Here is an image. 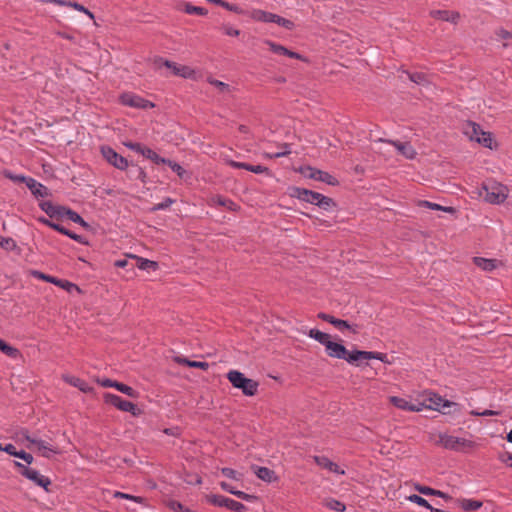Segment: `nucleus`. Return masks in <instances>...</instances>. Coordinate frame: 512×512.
Here are the masks:
<instances>
[{
    "mask_svg": "<svg viewBox=\"0 0 512 512\" xmlns=\"http://www.w3.org/2000/svg\"><path fill=\"white\" fill-rule=\"evenodd\" d=\"M62 378L66 383L78 388L83 393H90L93 390V388L86 381L80 379L79 377L70 374H64Z\"/></svg>",
    "mask_w": 512,
    "mask_h": 512,
    "instance_id": "obj_19",
    "label": "nucleus"
},
{
    "mask_svg": "<svg viewBox=\"0 0 512 512\" xmlns=\"http://www.w3.org/2000/svg\"><path fill=\"white\" fill-rule=\"evenodd\" d=\"M318 318L332 324L341 332H343L346 329H352V326L346 320L335 318L334 316L327 313H319Z\"/></svg>",
    "mask_w": 512,
    "mask_h": 512,
    "instance_id": "obj_20",
    "label": "nucleus"
},
{
    "mask_svg": "<svg viewBox=\"0 0 512 512\" xmlns=\"http://www.w3.org/2000/svg\"><path fill=\"white\" fill-rule=\"evenodd\" d=\"M253 469L256 476L267 483L277 480L275 472L267 467L256 466Z\"/></svg>",
    "mask_w": 512,
    "mask_h": 512,
    "instance_id": "obj_25",
    "label": "nucleus"
},
{
    "mask_svg": "<svg viewBox=\"0 0 512 512\" xmlns=\"http://www.w3.org/2000/svg\"><path fill=\"white\" fill-rule=\"evenodd\" d=\"M99 384L102 386V387H111V388H115L116 389V386L118 385L119 382L117 381H114V380H111L109 378H105V379H102V380H98Z\"/></svg>",
    "mask_w": 512,
    "mask_h": 512,
    "instance_id": "obj_62",
    "label": "nucleus"
},
{
    "mask_svg": "<svg viewBox=\"0 0 512 512\" xmlns=\"http://www.w3.org/2000/svg\"><path fill=\"white\" fill-rule=\"evenodd\" d=\"M114 497L115 498H122V499L130 500V501H133V502L138 503V504H142L144 502V498H142L140 496H134V495L123 493V492H119V491H116L114 493Z\"/></svg>",
    "mask_w": 512,
    "mask_h": 512,
    "instance_id": "obj_46",
    "label": "nucleus"
},
{
    "mask_svg": "<svg viewBox=\"0 0 512 512\" xmlns=\"http://www.w3.org/2000/svg\"><path fill=\"white\" fill-rule=\"evenodd\" d=\"M183 11L189 15H201L205 16L207 15L208 11L204 7L195 6L189 2L184 3L183 5Z\"/></svg>",
    "mask_w": 512,
    "mask_h": 512,
    "instance_id": "obj_33",
    "label": "nucleus"
},
{
    "mask_svg": "<svg viewBox=\"0 0 512 512\" xmlns=\"http://www.w3.org/2000/svg\"><path fill=\"white\" fill-rule=\"evenodd\" d=\"M16 457L24 460L27 464H31L34 460L33 456L24 450H20Z\"/></svg>",
    "mask_w": 512,
    "mask_h": 512,
    "instance_id": "obj_60",
    "label": "nucleus"
},
{
    "mask_svg": "<svg viewBox=\"0 0 512 512\" xmlns=\"http://www.w3.org/2000/svg\"><path fill=\"white\" fill-rule=\"evenodd\" d=\"M221 29H222L223 33L227 36L237 37L240 34V30H238L228 24H224Z\"/></svg>",
    "mask_w": 512,
    "mask_h": 512,
    "instance_id": "obj_55",
    "label": "nucleus"
},
{
    "mask_svg": "<svg viewBox=\"0 0 512 512\" xmlns=\"http://www.w3.org/2000/svg\"><path fill=\"white\" fill-rule=\"evenodd\" d=\"M407 499L412 503H415L419 506L425 507L426 509L431 508V505L429 504V502L426 499H424L423 497H421L420 495L412 494V495L408 496Z\"/></svg>",
    "mask_w": 512,
    "mask_h": 512,
    "instance_id": "obj_49",
    "label": "nucleus"
},
{
    "mask_svg": "<svg viewBox=\"0 0 512 512\" xmlns=\"http://www.w3.org/2000/svg\"><path fill=\"white\" fill-rule=\"evenodd\" d=\"M104 400L106 403L116 407L120 411L128 412L133 416H138L140 413L139 408L134 403L123 399L119 395L106 393L104 395Z\"/></svg>",
    "mask_w": 512,
    "mask_h": 512,
    "instance_id": "obj_8",
    "label": "nucleus"
},
{
    "mask_svg": "<svg viewBox=\"0 0 512 512\" xmlns=\"http://www.w3.org/2000/svg\"><path fill=\"white\" fill-rule=\"evenodd\" d=\"M300 171L305 178L321 181L331 186L338 184V180L326 171H322L311 166L302 167Z\"/></svg>",
    "mask_w": 512,
    "mask_h": 512,
    "instance_id": "obj_9",
    "label": "nucleus"
},
{
    "mask_svg": "<svg viewBox=\"0 0 512 512\" xmlns=\"http://www.w3.org/2000/svg\"><path fill=\"white\" fill-rule=\"evenodd\" d=\"M297 197L304 202L314 204L324 210H329L334 205V201L331 198L304 188L297 189Z\"/></svg>",
    "mask_w": 512,
    "mask_h": 512,
    "instance_id": "obj_4",
    "label": "nucleus"
},
{
    "mask_svg": "<svg viewBox=\"0 0 512 512\" xmlns=\"http://www.w3.org/2000/svg\"><path fill=\"white\" fill-rule=\"evenodd\" d=\"M324 506L330 510L336 511V512H344L346 509V506L343 502L334 499V498H328L324 501Z\"/></svg>",
    "mask_w": 512,
    "mask_h": 512,
    "instance_id": "obj_35",
    "label": "nucleus"
},
{
    "mask_svg": "<svg viewBox=\"0 0 512 512\" xmlns=\"http://www.w3.org/2000/svg\"><path fill=\"white\" fill-rule=\"evenodd\" d=\"M39 207L49 217L63 216V210H65V207L56 206L51 201H42L39 203Z\"/></svg>",
    "mask_w": 512,
    "mask_h": 512,
    "instance_id": "obj_23",
    "label": "nucleus"
},
{
    "mask_svg": "<svg viewBox=\"0 0 512 512\" xmlns=\"http://www.w3.org/2000/svg\"><path fill=\"white\" fill-rule=\"evenodd\" d=\"M21 434L29 443L37 446L38 450L40 451V453L43 457L49 458L53 454H57L59 452L57 447H54L53 445L49 444L48 442L38 439L36 437L30 436L27 430H22Z\"/></svg>",
    "mask_w": 512,
    "mask_h": 512,
    "instance_id": "obj_13",
    "label": "nucleus"
},
{
    "mask_svg": "<svg viewBox=\"0 0 512 512\" xmlns=\"http://www.w3.org/2000/svg\"><path fill=\"white\" fill-rule=\"evenodd\" d=\"M168 507L175 512H182L183 509L185 508L184 505H182L180 502L176 500H170L168 502Z\"/></svg>",
    "mask_w": 512,
    "mask_h": 512,
    "instance_id": "obj_59",
    "label": "nucleus"
},
{
    "mask_svg": "<svg viewBox=\"0 0 512 512\" xmlns=\"http://www.w3.org/2000/svg\"><path fill=\"white\" fill-rule=\"evenodd\" d=\"M290 153H291L290 146L285 143L280 147L279 151L274 152V153H266L265 155H266V157H268L270 159H276V158L287 156Z\"/></svg>",
    "mask_w": 512,
    "mask_h": 512,
    "instance_id": "obj_40",
    "label": "nucleus"
},
{
    "mask_svg": "<svg viewBox=\"0 0 512 512\" xmlns=\"http://www.w3.org/2000/svg\"><path fill=\"white\" fill-rule=\"evenodd\" d=\"M221 473L223 476L227 477V478H230V479H233V480H236V481H239L241 480L242 478V474L237 472L236 470L232 469V468H229V467H224L221 469Z\"/></svg>",
    "mask_w": 512,
    "mask_h": 512,
    "instance_id": "obj_47",
    "label": "nucleus"
},
{
    "mask_svg": "<svg viewBox=\"0 0 512 512\" xmlns=\"http://www.w3.org/2000/svg\"><path fill=\"white\" fill-rule=\"evenodd\" d=\"M457 503L464 511L467 512L478 510L483 505L481 501L466 498L458 499Z\"/></svg>",
    "mask_w": 512,
    "mask_h": 512,
    "instance_id": "obj_28",
    "label": "nucleus"
},
{
    "mask_svg": "<svg viewBox=\"0 0 512 512\" xmlns=\"http://www.w3.org/2000/svg\"><path fill=\"white\" fill-rule=\"evenodd\" d=\"M482 190L484 200L491 204L503 203L507 198V188L498 182H488L483 185Z\"/></svg>",
    "mask_w": 512,
    "mask_h": 512,
    "instance_id": "obj_3",
    "label": "nucleus"
},
{
    "mask_svg": "<svg viewBox=\"0 0 512 512\" xmlns=\"http://www.w3.org/2000/svg\"><path fill=\"white\" fill-rule=\"evenodd\" d=\"M464 134L472 141L482 144L484 147L491 148V134L482 130L481 126L475 122L468 121L463 126Z\"/></svg>",
    "mask_w": 512,
    "mask_h": 512,
    "instance_id": "obj_5",
    "label": "nucleus"
},
{
    "mask_svg": "<svg viewBox=\"0 0 512 512\" xmlns=\"http://www.w3.org/2000/svg\"><path fill=\"white\" fill-rule=\"evenodd\" d=\"M232 495H235L236 497L242 499V500H245V501H250L252 498H254L253 495H250L244 491H240V490H236L235 491H232Z\"/></svg>",
    "mask_w": 512,
    "mask_h": 512,
    "instance_id": "obj_61",
    "label": "nucleus"
},
{
    "mask_svg": "<svg viewBox=\"0 0 512 512\" xmlns=\"http://www.w3.org/2000/svg\"><path fill=\"white\" fill-rule=\"evenodd\" d=\"M154 64L157 67L165 66L166 68L170 69L175 76H179L184 79H196V71L189 66L178 65L175 62L164 59L162 57H157L154 60Z\"/></svg>",
    "mask_w": 512,
    "mask_h": 512,
    "instance_id": "obj_6",
    "label": "nucleus"
},
{
    "mask_svg": "<svg viewBox=\"0 0 512 512\" xmlns=\"http://www.w3.org/2000/svg\"><path fill=\"white\" fill-rule=\"evenodd\" d=\"M67 7H71L79 12L86 14L90 19H94V14L90 10H88L86 7H84L83 5H81L80 3L76 2V1L69 0L67 2Z\"/></svg>",
    "mask_w": 512,
    "mask_h": 512,
    "instance_id": "obj_42",
    "label": "nucleus"
},
{
    "mask_svg": "<svg viewBox=\"0 0 512 512\" xmlns=\"http://www.w3.org/2000/svg\"><path fill=\"white\" fill-rule=\"evenodd\" d=\"M16 242L10 237L0 236V247L6 250H14L16 248Z\"/></svg>",
    "mask_w": 512,
    "mask_h": 512,
    "instance_id": "obj_51",
    "label": "nucleus"
},
{
    "mask_svg": "<svg viewBox=\"0 0 512 512\" xmlns=\"http://www.w3.org/2000/svg\"><path fill=\"white\" fill-rule=\"evenodd\" d=\"M424 405V408H429L432 410H436L446 414V408L456 407L457 404L455 402L444 399L440 395L436 393H429L428 397L425 399V402H421Z\"/></svg>",
    "mask_w": 512,
    "mask_h": 512,
    "instance_id": "obj_11",
    "label": "nucleus"
},
{
    "mask_svg": "<svg viewBox=\"0 0 512 512\" xmlns=\"http://www.w3.org/2000/svg\"><path fill=\"white\" fill-rule=\"evenodd\" d=\"M415 489L420 494H423V495H426V496H436V497L444 499L445 501L452 500V497L450 495H448L447 493H445V492H443L441 490L433 489V488L428 487V486L417 485L415 487Z\"/></svg>",
    "mask_w": 512,
    "mask_h": 512,
    "instance_id": "obj_24",
    "label": "nucleus"
},
{
    "mask_svg": "<svg viewBox=\"0 0 512 512\" xmlns=\"http://www.w3.org/2000/svg\"><path fill=\"white\" fill-rule=\"evenodd\" d=\"M430 15L435 19L451 23H456L459 19V13L449 10H432Z\"/></svg>",
    "mask_w": 512,
    "mask_h": 512,
    "instance_id": "obj_22",
    "label": "nucleus"
},
{
    "mask_svg": "<svg viewBox=\"0 0 512 512\" xmlns=\"http://www.w3.org/2000/svg\"><path fill=\"white\" fill-rule=\"evenodd\" d=\"M409 78L416 84H422L426 81V76L423 73L418 72L409 74Z\"/></svg>",
    "mask_w": 512,
    "mask_h": 512,
    "instance_id": "obj_56",
    "label": "nucleus"
},
{
    "mask_svg": "<svg viewBox=\"0 0 512 512\" xmlns=\"http://www.w3.org/2000/svg\"><path fill=\"white\" fill-rule=\"evenodd\" d=\"M379 142H387L391 145H393L396 150L403 156H405L407 159H413L416 156V151L409 143H402L398 141H392V140H383L380 138L378 140Z\"/></svg>",
    "mask_w": 512,
    "mask_h": 512,
    "instance_id": "obj_18",
    "label": "nucleus"
},
{
    "mask_svg": "<svg viewBox=\"0 0 512 512\" xmlns=\"http://www.w3.org/2000/svg\"><path fill=\"white\" fill-rule=\"evenodd\" d=\"M119 99L121 104L132 108L148 109L154 107V104L151 101L132 92H125L121 94Z\"/></svg>",
    "mask_w": 512,
    "mask_h": 512,
    "instance_id": "obj_12",
    "label": "nucleus"
},
{
    "mask_svg": "<svg viewBox=\"0 0 512 512\" xmlns=\"http://www.w3.org/2000/svg\"><path fill=\"white\" fill-rule=\"evenodd\" d=\"M4 176L15 183H25V185H27V180L31 178L21 174H14L10 171H5Z\"/></svg>",
    "mask_w": 512,
    "mask_h": 512,
    "instance_id": "obj_44",
    "label": "nucleus"
},
{
    "mask_svg": "<svg viewBox=\"0 0 512 512\" xmlns=\"http://www.w3.org/2000/svg\"><path fill=\"white\" fill-rule=\"evenodd\" d=\"M247 171L253 172L255 174H263L265 172H268V168L262 165L249 164L247 167Z\"/></svg>",
    "mask_w": 512,
    "mask_h": 512,
    "instance_id": "obj_58",
    "label": "nucleus"
},
{
    "mask_svg": "<svg viewBox=\"0 0 512 512\" xmlns=\"http://www.w3.org/2000/svg\"><path fill=\"white\" fill-rule=\"evenodd\" d=\"M206 500L214 506L225 507L227 505L228 497L218 494H210L206 496Z\"/></svg>",
    "mask_w": 512,
    "mask_h": 512,
    "instance_id": "obj_36",
    "label": "nucleus"
},
{
    "mask_svg": "<svg viewBox=\"0 0 512 512\" xmlns=\"http://www.w3.org/2000/svg\"><path fill=\"white\" fill-rule=\"evenodd\" d=\"M390 402L398 409L404 411L420 412L424 409V405L421 402L413 403L406 398L391 396Z\"/></svg>",
    "mask_w": 512,
    "mask_h": 512,
    "instance_id": "obj_15",
    "label": "nucleus"
},
{
    "mask_svg": "<svg viewBox=\"0 0 512 512\" xmlns=\"http://www.w3.org/2000/svg\"><path fill=\"white\" fill-rule=\"evenodd\" d=\"M116 390L132 398H136L138 395L137 391H135L132 387L121 382H119L116 386Z\"/></svg>",
    "mask_w": 512,
    "mask_h": 512,
    "instance_id": "obj_45",
    "label": "nucleus"
},
{
    "mask_svg": "<svg viewBox=\"0 0 512 512\" xmlns=\"http://www.w3.org/2000/svg\"><path fill=\"white\" fill-rule=\"evenodd\" d=\"M0 351L12 359L19 357L20 352L17 348L7 344L0 338Z\"/></svg>",
    "mask_w": 512,
    "mask_h": 512,
    "instance_id": "obj_30",
    "label": "nucleus"
},
{
    "mask_svg": "<svg viewBox=\"0 0 512 512\" xmlns=\"http://www.w3.org/2000/svg\"><path fill=\"white\" fill-rule=\"evenodd\" d=\"M225 508L233 511V512H245L246 506L241 502L235 501L231 498H228L227 505Z\"/></svg>",
    "mask_w": 512,
    "mask_h": 512,
    "instance_id": "obj_41",
    "label": "nucleus"
},
{
    "mask_svg": "<svg viewBox=\"0 0 512 512\" xmlns=\"http://www.w3.org/2000/svg\"><path fill=\"white\" fill-rule=\"evenodd\" d=\"M376 359L383 363H389L387 354L376 351H362V350H353L348 351L346 349V355L343 360L347 361L351 365L360 366L361 361L363 360H371Z\"/></svg>",
    "mask_w": 512,
    "mask_h": 512,
    "instance_id": "obj_2",
    "label": "nucleus"
},
{
    "mask_svg": "<svg viewBox=\"0 0 512 512\" xmlns=\"http://www.w3.org/2000/svg\"><path fill=\"white\" fill-rule=\"evenodd\" d=\"M208 2L210 3H213L215 5H218V6H221L225 9H227L228 11H231V12H234V13H237V14H242L243 13V10L236 4H231L229 2H226L224 0H207Z\"/></svg>",
    "mask_w": 512,
    "mask_h": 512,
    "instance_id": "obj_38",
    "label": "nucleus"
},
{
    "mask_svg": "<svg viewBox=\"0 0 512 512\" xmlns=\"http://www.w3.org/2000/svg\"><path fill=\"white\" fill-rule=\"evenodd\" d=\"M474 264L483 271L491 272L497 268L498 262L495 259H487L483 257H474Z\"/></svg>",
    "mask_w": 512,
    "mask_h": 512,
    "instance_id": "obj_26",
    "label": "nucleus"
},
{
    "mask_svg": "<svg viewBox=\"0 0 512 512\" xmlns=\"http://www.w3.org/2000/svg\"><path fill=\"white\" fill-rule=\"evenodd\" d=\"M208 82L221 93H228L231 91L230 86L220 80L209 78Z\"/></svg>",
    "mask_w": 512,
    "mask_h": 512,
    "instance_id": "obj_43",
    "label": "nucleus"
},
{
    "mask_svg": "<svg viewBox=\"0 0 512 512\" xmlns=\"http://www.w3.org/2000/svg\"><path fill=\"white\" fill-rule=\"evenodd\" d=\"M326 354L335 359H343L346 355V348L341 343H337L332 341L331 339L327 341V344L324 346Z\"/></svg>",
    "mask_w": 512,
    "mask_h": 512,
    "instance_id": "obj_17",
    "label": "nucleus"
},
{
    "mask_svg": "<svg viewBox=\"0 0 512 512\" xmlns=\"http://www.w3.org/2000/svg\"><path fill=\"white\" fill-rule=\"evenodd\" d=\"M27 188L31 191L33 196L35 198H46L51 195L49 189L43 185L42 183L38 182L34 178H30L27 180Z\"/></svg>",
    "mask_w": 512,
    "mask_h": 512,
    "instance_id": "obj_16",
    "label": "nucleus"
},
{
    "mask_svg": "<svg viewBox=\"0 0 512 512\" xmlns=\"http://www.w3.org/2000/svg\"><path fill=\"white\" fill-rule=\"evenodd\" d=\"M227 379L234 388L240 389L246 396H254L257 393L258 383L245 377L240 371L230 370L227 373Z\"/></svg>",
    "mask_w": 512,
    "mask_h": 512,
    "instance_id": "obj_1",
    "label": "nucleus"
},
{
    "mask_svg": "<svg viewBox=\"0 0 512 512\" xmlns=\"http://www.w3.org/2000/svg\"><path fill=\"white\" fill-rule=\"evenodd\" d=\"M421 205L424 207H427L431 210H442V211H446V212H451L453 210L452 207H443L437 203H433V202L426 201V200L422 201Z\"/></svg>",
    "mask_w": 512,
    "mask_h": 512,
    "instance_id": "obj_53",
    "label": "nucleus"
},
{
    "mask_svg": "<svg viewBox=\"0 0 512 512\" xmlns=\"http://www.w3.org/2000/svg\"><path fill=\"white\" fill-rule=\"evenodd\" d=\"M314 461L319 465L320 467H323L327 469L330 472L344 475L345 471L341 469L336 463L332 462L330 459H328L325 456H315Z\"/></svg>",
    "mask_w": 512,
    "mask_h": 512,
    "instance_id": "obj_21",
    "label": "nucleus"
},
{
    "mask_svg": "<svg viewBox=\"0 0 512 512\" xmlns=\"http://www.w3.org/2000/svg\"><path fill=\"white\" fill-rule=\"evenodd\" d=\"M101 154L103 158L113 167L124 171L128 168L129 163L128 160L122 155L118 154L112 147L110 146H102Z\"/></svg>",
    "mask_w": 512,
    "mask_h": 512,
    "instance_id": "obj_10",
    "label": "nucleus"
},
{
    "mask_svg": "<svg viewBox=\"0 0 512 512\" xmlns=\"http://www.w3.org/2000/svg\"><path fill=\"white\" fill-rule=\"evenodd\" d=\"M15 466L19 468L20 474L22 476L35 483L37 486H40L48 491V486L51 484V481L48 477L40 474L39 471L29 468L17 461H15Z\"/></svg>",
    "mask_w": 512,
    "mask_h": 512,
    "instance_id": "obj_7",
    "label": "nucleus"
},
{
    "mask_svg": "<svg viewBox=\"0 0 512 512\" xmlns=\"http://www.w3.org/2000/svg\"><path fill=\"white\" fill-rule=\"evenodd\" d=\"M167 165L175 172L180 178H185L187 175L186 170L178 163L169 159Z\"/></svg>",
    "mask_w": 512,
    "mask_h": 512,
    "instance_id": "obj_50",
    "label": "nucleus"
},
{
    "mask_svg": "<svg viewBox=\"0 0 512 512\" xmlns=\"http://www.w3.org/2000/svg\"><path fill=\"white\" fill-rule=\"evenodd\" d=\"M136 260H137V267L140 269V270H152V271H155L157 268H158V263L155 262V261H152V260H149V259H146V258H142V257H135Z\"/></svg>",
    "mask_w": 512,
    "mask_h": 512,
    "instance_id": "obj_32",
    "label": "nucleus"
},
{
    "mask_svg": "<svg viewBox=\"0 0 512 512\" xmlns=\"http://www.w3.org/2000/svg\"><path fill=\"white\" fill-rule=\"evenodd\" d=\"M265 43L270 47V50L275 53V54H278V55H283L284 52H287V48L280 45V44H277L273 41H270V40H266Z\"/></svg>",
    "mask_w": 512,
    "mask_h": 512,
    "instance_id": "obj_52",
    "label": "nucleus"
},
{
    "mask_svg": "<svg viewBox=\"0 0 512 512\" xmlns=\"http://www.w3.org/2000/svg\"><path fill=\"white\" fill-rule=\"evenodd\" d=\"M179 363H184L189 367L200 368L202 370H206L209 367V364L204 361H192V360H188V359H181V360H179Z\"/></svg>",
    "mask_w": 512,
    "mask_h": 512,
    "instance_id": "obj_48",
    "label": "nucleus"
},
{
    "mask_svg": "<svg viewBox=\"0 0 512 512\" xmlns=\"http://www.w3.org/2000/svg\"><path fill=\"white\" fill-rule=\"evenodd\" d=\"M39 221L45 225H47L48 227L58 231L59 233L63 234V235H66L68 234V229H66L65 227H63L62 225L58 224V223H55L47 218H40Z\"/></svg>",
    "mask_w": 512,
    "mask_h": 512,
    "instance_id": "obj_39",
    "label": "nucleus"
},
{
    "mask_svg": "<svg viewBox=\"0 0 512 512\" xmlns=\"http://www.w3.org/2000/svg\"><path fill=\"white\" fill-rule=\"evenodd\" d=\"M1 451H4L7 454L14 456V457H16L19 452L16 450V447L13 444H6L5 446L2 447Z\"/></svg>",
    "mask_w": 512,
    "mask_h": 512,
    "instance_id": "obj_63",
    "label": "nucleus"
},
{
    "mask_svg": "<svg viewBox=\"0 0 512 512\" xmlns=\"http://www.w3.org/2000/svg\"><path fill=\"white\" fill-rule=\"evenodd\" d=\"M248 15L252 20L263 23H270L272 17L271 12H267L261 9H252Z\"/></svg>",
    "mask_w": 512,
    "mask_h": 512,
    "instance_id": "obj_27",
    "label": "nucleus"
},
{
    "mask_svg": "<svg viewBox=\"0 0 512 512\" xmlns=\"http://www.w3.org/2000/svg\"><path fill=\"white\" fill-rule=\"evenodd\" d=\"M32 275L37 278V279H40V280H43L45 282H48V283H52V284H55L57 286H61V287H65V285L63 284V281L58 279V278H55L53 276H50V275H47V274H44L40 271H32Z\"/></svg>",
    "mask_w": 512,
    "mask_h": 512,
    "instance_id": "obj_31",
    "label": "nucleus"
},
{
    "mask_svg": "<svg viewBox=\"0 0 512 512\" xmlns=\"http://www.w3.org/2000/svg\"><path fill=\"white\" fill-rule=\"evenodd\" d=\"M306 335L315 341L319 342L321 345L325 346L327 341L330 340L331 336L328 333L322 332L318 329L312 328L310 329Z\"/></svg>",
    "mask_w": 512,
    "mask_h": 512,
    "instance_id": "obj_29",
    "label": "nucleus"
},
{
    "mask_svg": "<svg viewBox=\"0 0 512 512\" xmlns=\"http://www.w3.org/2000/svg\"><path fill=\"white\" fill-rule=\"evenodd\" d=\"M270 23H275L287 30H293L294 27H295V24L289 20V19H286V18H283L277 14H274L272 13V17H271V22Z\"/></svg>",
    "mask_w": 512,
    "mask_h": 512,
    "instance_id": "obj_34",
    "label": "nucleus"
},
{
    "mask_svg": "<svg viewBox=\"0 0 512 512\" xmlns=\"http://www.w3.org/2000/svg\"><path fill=\"white\" fill-rule=\"evenodd\" d=\"M496 36H497V40H507L512 37V34L507 30L499 29L496 32Z\"/></svg>",
    "mask_w": 512,
    "mask_h": 512,
    "instance_id": "obj_64",
    "label": "nucleus"
},
{
    "mask_svg": "<svg viewBox=\"0 0 512 512\" xmlns=\"http://www.w3.org/2000/svg\"><path fill=\"white\" fill-rule=\"evenodd\" d=\"M469 443L470 442L464 438L456 437L446 433L439 435V444H441L446 449L458 450L461 446H465Z\"/></svg>",
    "mask_w": 512,
    "mask_h": 512,
    "instance_id": "obj_14",
    "label": "nucleus"
},
{
    "mask_svg": "<svg viewBox=\"0 0 512 512\" xmlns=\"http://www.w3.org/2000/svg\"><path fill=\"white\" fill-rule=\"evenodd\" d=\"M174 203V200L167 197L165 198L163 201L157 203L154 207H153V211H161V210H166L168 209L172 204Z\"/></svg>",
    "mask_w": 512,
    "mask_h": 512,
    "instance_id": "obj_54",
    "label": "nucleus"
},
{
    "mask_svg": "<svg viewBox=\"0 0 512 512\" xmlns=\"http://www.w3.org/2000/svg\"><path fill=\"white\" fill-rule=\"evenodd\" d=\"M124 146L136 153H139L141 152V149L143 147V145L141 143H138V142H132V141H127V142H124L123 143Z\"/></svg>",
    "mask_w": 512,
    "mask_h": 512,
    "instance_id": "obj_57",
    "label": "nucleus"
},
{
    "mask_svg": "<svg viewBox=\"0 0 512 512\" xmlns=\"http://www.w3.org/2000/svg\"><path fill=\"white\" fill-rule=\"evenodd\" d=\"M67 216L69 220H71L74 223H77L83 227L87 226V222L75 211L66 208L63 210V216Z\"/></svg>",
    "mask_w": 512,
    "mask_h": 512,
    "instance_id": "obj_37",
    "label": "nucleus"
}]
</instances>
